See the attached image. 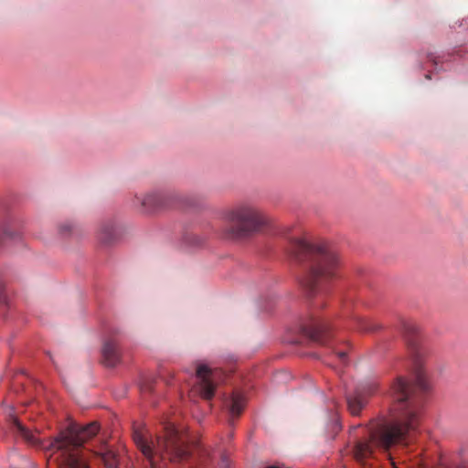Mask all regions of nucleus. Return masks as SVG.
I'll list each match as a JSON object with an SVG mask.
<instances>
[{"instance_id": "f257e3e1", "label": "nucleus", "mask_w": 468, "mask_h": 468, "mask_svg": "<svg viewBox=\"0 0 468 468\" xmlns=\"http://www.w3.org/2000/svg\"><path fill=\"white\" fill-rule=\"evenodd\" d=\"M415 384L403 377L391 383L387 398L389 401V416L368 430V438L356 441L352 448L354 459L366 465L373 458L375 448L388 450L391 446L406 441L419 427L420 402L416 393L430 389V383L422 370L421 354L413 346Z\"/></svg>"}, {"instance_id": "f03ea898", "label": "nucleus", "mask_w": 468, "mask_h": 468, "mask_svg": "<svg viewBox=\"0 0 468 468\" xmlns=\"http://www.w3.org/2000/svg\"><path fill=\"white\" fill-rule=\"evenodd\" d=\"M288 251L305 270L301 284L307 296L324 299L339 266L336 251L325 243H314L300 237L289 239Z\"/></svg>"}, {"instance_id": "7ed1b4c3", "label": "nucleus", "mask_w": 468, "mask_h": 468, "mask_svg": "<svg viewBox=\"0 0 468 468\" xmlns=\"http://www.w3.org/2000/svg\"><path fill=\"white\" fill-rule=\"evenodd\" d=\"M133 441L150 468H162L168 460L179 463L186 460L191 446L173 424L165 427L164 435L152 436L139 431L133 433Z\"/></svg>"}, {"instance_id": "20e7f679", "label": "nucleus", "mask_w": 468, "mask_h": 468, "mask_svg": "<svg viewBox=\"0 0 468 468\" xmlns=\"http://www.w3.org/2000/svg\"><path fill=\"white\" fill-rule=\"evenodd\" d=\"M99 432L97 422L86 426L70 424L50 443V448L60 451V468H89L81 456L80 447Z\"/></svg>"}, {"instance_id": "39448f33", "label": "nucleus", "mask_w": 468, "mask_h": 468, "mask_svg": "<svg viewBox=\"0 0 468 468\" xmlns=\"http://www.w3.org/2000/svg\"><path fill=\"white\" fill-rule=\"evenodd\" d=\"M232 223L231 232L236 238H245L261 232L270 224L269 217L251 204H239L228 214Z\"/></svg>"}, {"instance_id": "423d86ee", "label": "nucleus", "mask_w": 468, "mask_h": 468, "mask_svg": "<svg viewBox=\"0 0 468 468\" xmlns=\"http://www.w3.org/2000/svg\"><path fill=\"white\" fill-rule=\"evenodd\" d=\"M195 376L197 382L192 392L197 393L206 400H210L215 395L221 371L212 369L207 365L197 362L195 366Z\"/></svg>"}, {"instance_id": "0eeeda50", "label": "nucleus", "mask_w": 468, "mask_h": 468, "mask_svg": "<svg viewBox=\"0 0 468 468\" xmlns=\"http://www.w3.org/2000/svg\"><path fill=\"white\" fill-rule=\"evenodd\" d=\"M378 390L376 380L360 383L352 395L346 396V403L352 415H358L367 403V398L373 396Z\"/></svg>"}, {"instance_id": "6e6552de", "label": "nucleus", "mask_w": 468, "mask_h": 468, "mask_svg": "<svg viewBox=\"0 0 468 468\" xmlns=\"http://www.w3.org/2000/svg\"><path fill=\"white\" fill-rule=\"evenodd\" d=\"M302 331L312 341L320 345H326L331 337V325L314 316L303 323Z\"/></svg>"}, {"instance_id": "1a4fd4ad", "label": "nucleus", "mask_w": 468, "mask_h": 468, "mask_svg": "<svg viewBox=\"0 0 468 468\" xmlns=\"http://www.w3.org/2000/svg\"><path fill=\"white\" fill-rule=\"evenodd\" d=\"M176 197L167 193H151L138 198L144 212H155L172 206Z\"/></svg>"}, {"instance_id": "9d476101", "label": "nucleus", "mask_w": 468, "mask_h": 468, "mask_svg": "<svg viewBox=\"0 0 468 468\" xmlns=\"http://www.w3.org/2000/svg\"><path fill=\"white\" fill-rule=\"evenodd\" d=\"M102 362L107 367H115L121 361V349L115 336L107 337L101 348Z\"/></svg>"}, {"instance_id": "9b49d317", "label": "nucleus", "mask_w": 468, "mask_h": 468, "mask_svg": "<svg viewBox=\"0 0 468 468\" xmlns=\"http://www.w3.org/2000/svg\"><path fill=\"white\" fill-rule=\"evenodd\" d=\"M13 431L16 436L20 437L28 445L36 448L44 447L42 440L37 435V431H32L26 427L15 417L13 418Z\"/></svg>"}, {"instance_id": "f8f14e48", "label": "nucleus", "mask_w": 468, "mask_h": 468, "mask_svg": "<svg viewBox=\"0 0 468 468\" xmlns=\"http://www.w3.org/2000/svg\"><path fill=\"white\" fill-rule=\"evenodd\" d=\"M117 238V227L113 220L108 219L99 227L98 239L103 244H110Z\"/></svg>"}, {"instance_id": "ddd939ff", "label": "nucleus", "mask_w": 468, "mask_h": 468, "mask_svg": "<svg viewBox=\"0 0 468 468\" xmlns=\"http://www.w3.org/2000/svg\"><path fill=\"white\" fill-rule=\"evenodd\" d=\"M96 454L101 458L106 468H115L118 465V457L112 449L106 444L101 446Z\"/></svg>"}, {"instance_id": "4468645a", "label": "nucleus", "mask_w": 468, "mask_h": 468, "mask_svg": "<svg viewBox=\"0 0 468 468\" xmlns=\"http://www.w3.org/2000/svg\"><path fill=\"white\" fill-rule=\"evenodd\" d=\"M353 319L356 324V329L360 332H375L380 328V325L374 321L367 320L360 316H354Z\"/></svg>"}, {"instance_id": "2eb2a0df", "label": "nucleus", "mask_w": 468, "mask_h": 468, "mask_svg": "<svg viewBox=\"0 0 468 468\" xmlns=\"http://www.w3.org/2000/svg\"><path fill=\"white\" fill-rule=\"evenodd\" d=\"M245 404L244 397L239 393H233L229 401V411L233 417H238L242 412Z\"/></svg>"}, {"instance_id": "dca6fc26", "label": "nucleus", "mask_w": 468, "mask_h": 468, "mask_svg": "<svg viewBox=\"0 0 468 468\" xmlns=\"http://www.w3.org/2000/svg\"><path fill=\"white\" fill-rule=\"evenodd\" d=\"M154 380L152 378H144L140 383V389L143 393H152L154 391Z\"/></svg>"}, {"instance_id": "f3484780", "label": "nucleus", "mask_w": 468, "mask_h": 468, "mask_svg": "<svg viewBox=\"0 0 468 468\" xmlns=\"http://www.w3.org/2000/svg\"><path fill=\"white\" fill-rule=\"evenodd\" d=\"M74 229L75 227L72 223L65 222L58 226V232L61 236L66 237L70 235L73 232Z\"/></svg>"}, {"instance_id": "a211bd4d", "label": "nucleus", "mask_w": 468, "mask_h": 468, "mask_svg": "<svg viewBox=\"0 0 468 468\" xmlns=\"http://www.w3.org/2000/svg\"><path fill=\"white\" fill-rule=\"evenodd\" d=\"M404 331L406 335L408 337H410L411 335L413 336L416 334L417 328L414 324H407L404 325Z\"/></svg>"}, {"instance_id": "6ab92c4d", "label": "nucleus", "mask_w": 468, "mask_h": 468, "mask_svg": "<svg viewBox=\"0 0 468 468\" xmlns=\"http://www.w3.org/2000/svg\"><path fill=\"white\" fill-rule=\"evenodd\" d=\"M450 468H468V463L461 461L453 463Z\"/></svg>"}, {"instance_id": "aec40b11", "label": "nucleus", "mask_w": 468, "mask_h": 468, "mask_svg": "<svg viewBox=\"0 0 468 468\" xmlns=\"http://www.w3.org/2000/svg\"><path fill=\"white\" fill-rule=\"evenodd\" d=\"M9 236L10 233L7 230L0 232V246L3 244L4 239Z\"/></svg>"}, {"instance_id": "412c9836", "label": "nucleus", "mask_w": 468, "mask_h": 468, "mask_svg": "<svg viewBox=\"0 0 468 468\" xmlns=\"http://www.w3.org/2000/svg\"><path fill=\"white\" fill-rule=\"evenodd\" d=\"M4 288V283L2 281H0V291ZM5 302V296L2 294V292H0V303H3Z\"/></svg>"}, {"instance_id": "4be33fe9", "label": "nucleus", "mask_w": 468, "mask_h": 468, "mask_svg": "<svg viewBox=\"0 0 468 468\" xmlns=\"http://www.w3.org/2000/svg\"><path fill=\"white\" fill-rule=\"evenodd\" d=\"M336 355L338 356V357L340 358L341 361H345L346 360V351L337 352Z\"/></svg>"}, {"instance_id": "5701e85b", "label": "nucleus", "mask_w": 468, "mask_h": 468, "mask_svg": "<svg viewBox=\"0 0 468 468\" xmlns=\"http://www.w3.org/2000/svg\"><path fill=\"white\" fill-rule=\"evenodd\" d=\"M266 468H284V467L283 466H280V465H269Z\"/></svg>"}, {"instance_id": "b1692460", "label": "nucleus", "mask_w": 468, "mask_h": 468, "mask_svg": "<svg viewBox=\"0 0 468 468\" xmlns=\"http://www.w3.org/2000/svg\"><path fill=\"white\" fill-rule=\"evenodd\" d=\"M425 77H426V79H429V80L431 79V76L429 74H426Z\"/></svg>"}]
</instances>
